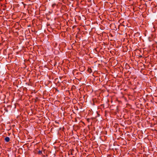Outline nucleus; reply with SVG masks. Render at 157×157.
Masks as SVG:
<instances>
[{"label":"nucleus","mask_w":157,"mask_h":157,"mask_svg":"<svg viewBox=\"0 0 157 157\" xmlns=\"http://www.w3.org/2000/svg\"><path fill=\"white\" fill-rule=\"evenodd\" d=\"M74 151V150L73 149H70L68 151V155H70V154L73 155V152Z\"/></svg>","instance_id":"obj_1"},{"label":"nucleus","mask_w":157,"mask_h":157,"mask_svg":"<svg viewBox=\"0 0 157 157\" xmlns=\"http://www.w3.org/2000/svg\"><path fill=\"white\" fill-rule=\"evenodd\" d=\"M5 140L7 142H9L10 140V138L8 137H6L5 138Z\"/></svg>","instance_id":"obj_2"},{"label":"nucleus","mask_w":157,"mask_h":157,"mask_svg":"<svg viewBox=\"0 0 157 157\" xmlns=\"http://www.w3.org/2000/svg\"><path fill=\"white\" fill-rule=\"evenodd\" d=\"M38 154L40 155H42V151L40 150L38 152Z\"/></svg>","instance_id":"obj_3"},{"label":"nucleus","mask_w":157,"mask_h":157,"mask_svg":"<svg viewBox=\"0 0 157 157\" xmlns=\"http://www.w3.org/2000/svg\"><path fill=\"white\" fill-rule=\"evenodd\" d=\"M88 71L90 73H91V72H92V69L90 68H88Z\"/></svg>","instance_id":"obj_4"},{"label":"nucleus","mask_w":157,"mask_h":157,"mask_svg":"<svg viewBox=\"0 0 157 157\" xmlns=\"http://www.w3.org/2000/svg\"><path fill=\"white\" fill-rule=\"evenodd\" d=\"M56 4H54L52 5V6L53 7H54L55 6H56Z\"/></svg>","instance_id":"obj_5"},{"label":"nucleus","mask_w":157,"mask_h":157,"mask_svg":"<svg viewBox=\"0 0 157 157\" xmlns=\"http://www.w3.org/2000/svg\"><path fill=\"white\" fill-rule=\"evenodd\" d=\"M1 1H3V0H0Z\"/></svg>","instance_id":"obj_6"}]
</instances>
